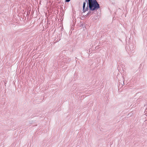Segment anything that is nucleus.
<instances>
[{
	"instance_id": "1",
	"label": "nucleus",
	"mask_w": 147,
	"mask_h": 147,
	"mask_svg": "<svg viewBox=\"0 0 147 147\" xmlns=\"http://www.w3.org/2000/svg\"><path fill=\"white\" fill-rule=\"evenodd\" d=\"M86 4V2H84L83 5V11L84 12H85L86 11H87L88 9V5H87L86 7L85 8Z\"/></svg>"
},
{
	"instance_id": "2",
	"label": "nucleus",
	"mask_w": 147,
	"mask_h": 147,
	"mask_svg": "<svg viewBox=\"0 0 147 147\" xmlns=\"http://www.w3.org/2000/svg\"><path fill=\"white\" fill-rule=\"evenodd\" d=\"M70 0H65V1L66 2H69L70 1Z\"/></svg>"
}]
</instances>
